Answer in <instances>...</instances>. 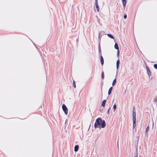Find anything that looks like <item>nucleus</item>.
<instances>
[{
	"instance_id": "2eb2a0df",
	"label": "nucleus",
	"mask_w": 157,
	"mask_h": 157,
	"mask_svg": "<svg viewBox=\"0 0 157 157\" xmlns=\"http://www.w3.org/2000/svg\"><path fill=\"white\" fill-rule=\"evenodd\" d=\"M107 36H108V37H109L110 38H111V39H114V37L112 35L109 34H108Z\"/></svg>"
},
{
	"instance_id": "1a4fd4ad",
	"label": "nucleus",
	"mask_w": 157,
	"mask_h": 157,
	"mask_svg": "<svg viewBox=\"0 0 157 157\" xmlns=\"http://www.w3.org/2000/svg\"><path fill=\"white\" fill-rule=\"evenodd\" d=\"M78 148H79V146L77 145H76L75 146V148H74L75 151H77L78 150Z\"/></svg>"
},
{
	"instance_id": "cd10ccee",
	"label": "nucleus",
	"mask_w": 157,
	"mask_h": 157,
	"mask_svg": "<svg viewBox=\"0 0 157 157\" xmlns=\"http://www.w3.org/2000/svg\"><path fill=\"white\" fill-rule=\"evenodd\" d=\"M134 157H136V156H135Z\"/></svg>"
},
{
	"instance_id": "5701e85b",
	"label": "nucleus",
	"mask_w": 157,
	"mask_h": 157,
	"mask_svg": "<svg viewBox=\"0 0 157 157\" xmlns=\"http://www.w3.org/2000/svg\"><path fill=\"white\" fill-rule=\"evenodd\" d=\"M117 56H119V49L118 50H117Z\"/></svg>"
},
{
	"instance_id": "dca6fc26",
	"label": "nucleus",
	"mask_w": 157,
	"mask_h": 157,
	"mask_svg": "<svg viewBox=\"0 0 157 157\" xmlns=\"http://www.w3.org/2000/svg\"><path fill=\"white\" fill-rule=\"evenodd\" d=\"M116 108H117V105H116V104H115L113 106V109H114V110H113L114 112H115Z\"/></svg>"
},
{
	"instance_id": "bb28decb",
	"label": "nucleus",
	"mask_w": 157,
	"mask_h": 157,
	"mask_svg": "<svg viewBox=\"0 0 157 157\" xmlns=\"http://www.w3.org/2000/svg\"><path fill=\"white\" fill-rule=\"evenodd\" d=\"M154 126V123L153 122V124H152V127H153Z\"/></svg>"
},
{
	"instance_id": "393cba45",
	"label": "nucleus",
	"mask_w": 157,
	"mask_h": 157,
	"mask_svg": "<svg viewBox=\"0 0 157 157\" xmlns=\"http://www.w3.org/2000/svg\"><path fill=\"white\" fill-rule=\"evenodd\" d=\"M110 109H111V108L110 107L108 109V110H107V113L108 114H109V111Z\"/></svg>"
},
{
	"instance_id": "39448f33",
	"label": "nucleus",
	"mask_w": 157,
	"mask_h": 157,
	"mask_svg": "<svg viewBox=\"0 0 157 157\" xmlns=\"http://www.w3.org/2000/svg\"><path fill=\"white\" fill-rule=\"evenodd\" d=\"M146 70H147V71L148 75L150 77V76L151 74V72L150 71V69H149V67H146Z\"/></svg>"
},
{
	"instance_id": "4468645a",
	"label": "nucleus",
	"mask_w": 157,
	"mask_h": 157,
	"mask_svg": "<svg viewBox=\"0 0 157 157\" xmlns=\"http://www.w3.org/2000/svg\"><path fill=\"white\" fill-rule=\"evenodd\" d=\"M116 79L115 78V79H114L113 80V82L112 83V86H114L116 84Z\"/></svg>"
},
{
	"instance_id": "423d86ee",
	"label": "nucleus",
	"mask_w": 157,
	"mask_h": 157,
	"mask_svg": "<svg viewBox=\"0 0 157 157\" xmlns=\"http://www.w3.org/2000/svg\"><path fill=\"white\" fill-rule=\"evenodd\" d=\"M122 4L123 5L124 9L125 8L126 5V0H122Z\"/></svg>"
},
{
	"instance_id": "ddd939ff",
	"label": "nucleus",
	"mask_w": 157,
	"mask_h": 157,
	"mask_svg": "<svg viewBox=\"0 0 157 157\" xmlns=\"http://www.w3.org/2000/svg\"><path fill=\"white\" fill-rule=\"evenodd\" d=\"M106 102V100H104L102 101V105L104 107L105 106V105Z\"/></svg>"
},
{
	"instance_id": "412c9836",
	"label": "nucleus",
	"mask_w": 157,
	"mask_h": 157,
	"mask_svg": "<svg viewBox=\"0 0 157 157\" xmlns=\"http://www.w3.org/2000/svg\"><path fill=\"white\" fill-rule=\"evenodd\" d=\"M98 48H99V52H100L101 51L100 46V43H99V44Z\"/></svg>"
},
{
	"instance_id": "f3484780",
	"label": "nucleus",
	"mask_w": 157,
	"mask_h": 157,
	"mask_svg": "<svg viewBox=\"0 0 157 157\" xmlns=\"http://www.w3.org/2000/svg\"><path fill=\"white\" fill-rule=\"evenodd\" d=\"M149 127L148 126H147V128H146L145 130V132L146 133H147V132L149 131Z\"/></svg>"
},
{
	"instance_id": "b1692460",
	"label": "nucleus",
	"mask_w": 157,
	"mask_h": 157,
	"mask_svg": "<svg viewBox=\"0 0 157 157\" xmlns=\"http://www.w3.org/2000/svg\"><path fill=\"white\" fill-rule=\"evenodd\" d=\"M154 67L155 68L157 69V64H154Z\"/></svg>"
},
{
	"instance_id": "f257e3e1",
	"label": "nucleus",
	"mask_w": 157,
	"mask_h": 157,
	"mask_svg": "<svg viewBox=\"0 0 157 157\" xmlns=\"http://www.w3.org/2000/svg\"><path fill=\"white\" fill-rule=\"evenodd\" d=\"M105 126V123L104 120H102L100 118H99L96 120L94 124L95 128H98L99 129L103 128Z\"/></svg>"
},
{
	"instance_id": "6e6552de",
	"label": "nucleus",
	"mask_w": 157,
	"mask_h": 157,
	"mask_svg": "<svg viewBox=\"0 0 157 157\" xmlns=\"http://www.w3.org/2000/svg\"><path fill=\"white\" fill-rule=\"evenodd\" d=\"M120 64V61L119 60H118L117 61L116 63V68L117 69H118L119 66Z\"/></svg>"
},
{
	"instance_id": "f03ea898",
	"label": "nucleus",
	"mask_w": 157,
	"mask_h": 157,
	"mask_svg": "<svg viewBox=\"0 0 157 157\" xmlns=\"http://www.w3.org/2000/svg\"><path fill=\"white\" fill-rule=\"evenodd\" d=\"M63 110L64 112L65 115H67L68 113V109L66 106L64 104H63L62 106Z\"/></svg>"
},
{
	"instance_id": "0eeeda50",
	"label": "nucleus",
	"mask_w": 157,
	"mask_h": 157,
	"mask_svg": "<svg viewBox=\"0 0 157 157\" xmlns=\"http://www.w3.org/2000/svg\"><path fill=\"white\" fill-rule=\"evenodd\" d=\"M113 88L112 87H111L109 88L108 93V94L109 95H110L111 94Z\"/></svg>"
},
{
	"instance_id": "9d476101",
	"label": "nucleus",
	"mask_w": 157,
	"mask_h": 157,
	"mask_svg": "<svg viewBox=\"0 0 157 157\" xmlns=\"http://www.w3.org/2000/svg\"><path fill=\"white\" fill-rule=\"evenodd\" d=\"M100 59H101V65H103V63H104V60H103V58L102 56H101V57Z\"/></svg>"
},
{
	"instance_id": "a878e982",
	"label": "nucleus",
	"mask_w": 157,
	"mask_h": 157,
	"mask_svg": "<svg viewBox=\"0 0 157 157\" xmlns=\"http://www.w3.org/2000/svg\"><path fill=\"white\" fill-rule=\"evenodd\" d=\"M124 19H126L127 18V15L126 14L124 15Z\"/></svg>"
},
{
	"instance_id": "9b49d317",
	"label": "nucleus",
	"mask_w": 157,
	"mask_h": 157,
	"mask_svg": "<svg viewBox=\"0 0 157 157\" xmlns=\"http://www.w3.org/2000/svg\"><path fill=\"white\" fill-rule=\"evenodd\" d=\"M114 48L117 50L119 49L117 43H116L114 45Z\"/></svg>"
},
{
	"instance_id": "7ed1b4c3",
	"label": "nucleus",
	"mask_w": 157,
	"mask_h": 157,
	"mask_svg": "<svg viewBox=\"0 0 157 157\" xmlns=\"http://www.w3.org/2000/svg\"><path fill=\"white\" fill-rule=\"evenodd\" d=\"M95 5L97 9V11L98 12L99 11V8L98 4V1L97 0L95 1Z\"/></svg>"
},
{
	"instance_id": "a211bd4d",
	"label": "nucleus",
	"mask_w": 157,
	"mask_h": 157,
	"mask_svg": "<svg viewBox=\"0 0 157 157\" xmlns=\"http://www.w3.org/2000/svg\"><path fill=\"white\" fill-rule=\"evenodd\" d=\"M101 77L103 79L104 78V72L103 71H102L101 74Z\"/></svg>"
},
{
	"instance_id": "aec40b11",
	"label": "nucleus",
	"mask_w": 157,
	"mask_h": 157,
	"mask_svg": "<svg viewBox=\"0 0 157 157\" xmlns=\"http://www.w3.org/2000/svg\"><path fill=\"white\" fill-rule=\"evenodd\" d=\"M73 85L74 88L76 87V85L75 84V81L74 80L73 81Z\"/></svg>"
},
{
	"instance_id": "6ab92c4d",
	"label": "nucleus",
	"mask_w": 157,
	"mask_h": 157,
	"mask_svg": "<svg viewBox=\"0 0 157 157\" xmlns=\"http://www.w3.org/2000/svg\"><path fill=\"white\" fill-rule=\"evenodd\" d=\"M101 36L100 33H99V34L98 39L99 40H100V39H101Z\"/></svg>"
},
{
	"instance_id": "4be33fe9",
	"label": "nucleus",
	"mask_w": 157,
	"mask_h": 157,
	"mask_svg": "<svg viewBox=\"0 0 157 157\" xmlns=\"http://www.w3.org/2000/svg\"><path fill=\"white\" fill-rule=\"evenodd\" d=\"M154 101L155 102H157V97H155L154 99Z\"/></svg>"
},
{
	"instance_id": "20e7f679",
	"label": "nucleus",
	"mask_w": 157,
	"mask_h": 157,
	"mask_svg": "<svg viewBox=\"0 0 157 157\" xmlns=\"http://www.w3.org/2000/svg\"><path fill=\"white\" fill-rule=\"evenodd\" d=\"M132 117H133V120H136V113L135 110H134V109L133 110Z\"/></svg>"
},
{
	"instance_id": "f8f14e48",
	"label": "nucleus",
	"mask_w": 157,
	"mask_h": 157,
	"mask_svg": "<svg viewBox=\"0 0 157 157\" xmlns=\"http://www.w3.org/2000/svg\"><path fill=\"white\" fill-rule=\"evenodd\" d=\"M133 121V127H135L136 126V120H134Z\"/></svg>"
}]
</instances>
